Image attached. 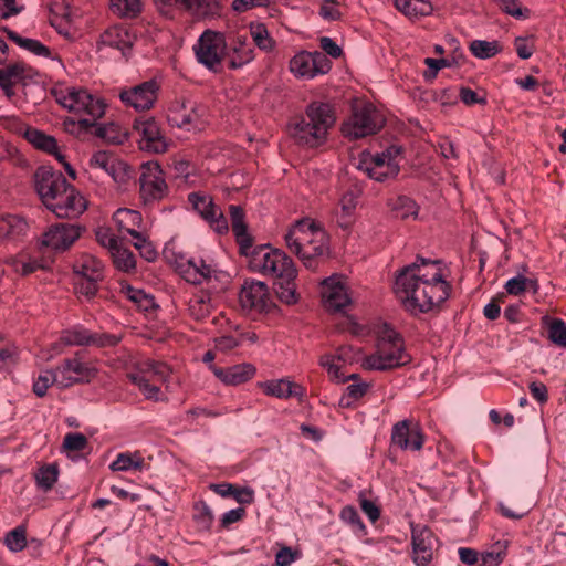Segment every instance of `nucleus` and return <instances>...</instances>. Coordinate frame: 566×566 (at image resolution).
I'll return each instance as SVG.
<instances>
[{"instance_id": "nucleus-14", "label": "nucleus", "mask_w": 566, "mask_h": 566, "mask_svg": "<svg viewBox=\"0 0 566 566\" xmlns=\"http://www.w3.org/2000/svg\"><path fill=\"white\" fill-rule=\"evenodd\" d=\"M331 67V60L318 51L298 52L290 61V71L301 78H313L319 74H326Z\"/></svg>"}, {"instance_id": "nucleus-49", "label": "nucleus", "mask_w": 566, "mask_h": 566, "mask_svg": "<svg viewBox=\"0 0 566 566\" xmlns=\"http://www.w3.org/2000/svg\"><path fill=\"white\" fill-rule=\"evenodd\" d=\"M91 331L83 327H74L63 331L60 340L67 346H88Z\"/></svg>"}, {"instance_id": "nucleus-41", "label": "nucleus", "mask_w": 566, "mask_h": 566, "mask_svg": "<svg viewBox=\"0 0 566 566\" xmlns=\"http://www.w3.org/2000/svg\"><path fill=\"white\" fill-rule=\"evenodd\" d=\"M95 127V136L106 140L109 144L119 145L123 144L126 139V134L123 132L119 125L115 123H108L105 125H96Z\"/></svg>"}, {"instance_id": "nucleus-44", "label": "nucleus", "mask_w": 566, "mask_h": 566, "mask_svg": "<svg viewBox=\"0 0 566 566\" xmlns=\"http://www.w3.org/2000/svg\"><path fill=\"white\" fill-rule=\"evenodd\" d=\"M107 174L119 187L127 186L135 178V171L132 166L118 158L113 163Z\"/></svg>"}, {"instance_id": "nucleus-17", "label": "nucleus", "mask_w": 566, "mask_h": 566, "mask_svg": "<svg viewBox=\"0 0 566 566\" xmlns=\"http://www.w3.org/2000/svg\"><path fill=\"white\" fill-rule=\"evenodd\" d=\"M188 202L209 223L214 232L219 234L228 232V221L222 210L214 205L210 196L201 192H191L188 195Z\"/></svg>"}, {"instance_id": "nucleus-6", "label": "nucleus", "mask_w": 566, "mask_h": 566, "mask_svg": "<svg viewBox=\"0 0 566 566\" xmlns=\"http://www.w3.org/2000/svg\"><path fill=\"white\" fill-rule=\"evenodd\" d=\"M53 94L60 105L80 116L78 125L85 129L94 126V122L105 114L104 101L84 88L66 87L54 90Z\"/></svg>"}, {"instance_id": "nucleus-24", "label": "nucleus", "mask_w": 566, "mask_h": 566, "mask_svg": "<svg viewBox=\"0 0 566 566\" xmlns=\"http://www.w3.org/2000/svg\"><path fill=\"white\" fill-rule=\"evenodd\" d=\"M391 442L402 450L411 449L419 451L423 447L424 437L418 426L410 428V421L402 420L394 426Z\"/></svg>"}, {"instance_id": "nucleus-34", "label": "nucleus", "mask_w": 566, "mask_h": 566, "mask_svg": "<svg viewBox=\"0 0 566 566\" xmlns=\"http://www.w3.org/2000/svg\"><path fill=\"white\" fill-rule=\"evenodd\" d=\"M114 221L119 230L128 234L135 233L142 227L143 218L140 212L127 208H120L114 213Z\"/></svg>"}, {"instance_id": "nucleus-54", "label": "nucleus", "mask_w": 566, "mask_h": 566, "mask_svg": "<svg viewBox=\"0 0 566 566\" xmlns=\"http://www.w3.org/2000/svg\"><path fill=\"white\" fill-rule=\"evenodd\" d=\"M127 378L139 388L146 399L159 400L160 388L156 382L149 381V378H144V376H128Z\"/></svg>"}, {"instance_id": "nucleus-46", "label": "nucleus", "mask_w": 566, "mask_h": 566, "mask_svg": "<svg viewBox=\"0 0 566 566\" xmlns=\"http://www.w3.org/2000/svg\"><path fill=\"white\" fill-rule=\"evenodd\" d=\"M111 255L115 266L120 271L129 272L136 266V260L133 252L119 244L111 252Z\"/></svg>"}, {"instance_id": "nucleus-11", "label": "nucleus", "mask_w": 566, "mask_h": 566, "mask_svg": "<svg viewBox=\"0 0 566 566\" xmlns=\"http://www.w3.org/2000/svg\"><path fill=\"white\" fill-rule=\"evenodd\" d=\"M159 91V83L153 78L132 87L122 88L118 97L125 106L137 112H146L154 107Z\"/></svg>"}, {"instance_id": "nucleus-16", "label": "nucleus", "mask_w": 566, "mask_h": 566, "mask_svg": "<svg viewBox=\"0 0 566 566\" xmlns=\"http://www.w3.org/2000/svg\"><path fill=\"white\" fill-rule=\"evenodd\" d=\"M83 231L84 228L75 223H55L42 234L41 244L55 252H64L80 239Z\"/></svg>"}, {"instance_id": "nucleus-28", "label": "nucleus", "mask_w": 566, "mask_h": 566, "mask_svg": "<svg viewBox=\"0 0 566 566\" xmlns=\"http://www.w3.org/2000/svg\"><path fill=\"white\" fill-rule=\"evenodd\" d=\"M73 270L77 277L91 279V281L104 279L103 263L90 253L80 254L73 264Z\"/></svg>"}, {"instance_id": "nucleus-63", "label": "nucleus", "mask_w": 566, "mask_h": 566, "mask_svg": "<svg viewBox=\"0 0 566 566\" xmlns=\"http://www.w3.org/2000/svg\"><path fill=\"white\" fill-rule=\"evenodd\" d=\"M340 518L349 524L353 528L364 532L365 525L357 512V510L354 506L347 505L343 507L340 512Z\"/></svg>"}, {"instance_id": "nucleus-61", "label": "nucleus", "mask_w": 566, "mask_h": 566, "mask_svg": "<svg viewBox=\"0 0 566 566\" xmlns=\"http://www.w3.org/2000/svg\"><path fill=\"white\" fill-rule=\"evenodd\" d=\"M369 385L366 382H354L347 386L346 396L340 399V406L348 407L352 400L360 399L368 390Z\"/></svg>"}, {"instance_id": "nucleus-58", "label": "nucleus", "mask_w": 566, "mask_h": 566, "mask_svg": "<svg viewBox=\"0 0 566 566\" xmlns=\"http://www.w3.org/2000/svg\"><path fill=\"white\" fill-rule=\"evenodd\" d=\"M143 467V459L140 457L134 460L128 453H120L115 461L112 462L109 468L113 471H127L129 469H140Z\"/></svg>"}, {"instance_id": "nucleus-10", "label": "nucleus", "mask_w": 566, "mask_h": 566, "mask_svg": "<svg viewBox=\"0 0 566 566\" xmlns=\"http://www.w3.org/2000/svg\"><path fill=\"white\" fill-rule=\"evenodd\" d=\"M226 49L224 34L212 30H206L193 46L199 63L213 72L220 70Z\"/></svg>"}, {"instance_id": "nucleus-42", "label": "nucleus", "mask_w": 566, "mask_h": 566, "mask_svg": "<svg viewBox=\"0 0 566 566\" xmlns=\"http://www.w3.org/2000/svg\"><path fill=\"white\" fill-rule=\"evenodd\" d=\"M547 327L548 339L560 347H566V323L562 318H543Z\"/></svg>"}, {"instance_id": "nucleus-25", "label": "nucleus", "mask_w": 566, "mask_h": 566, "mask_svg": "<svg viewBox=\"0 0 566 566\" xmlns=\"http://www.w3.org/2000/svg\"><path fill=\"white\" fill-rule=\"evenodd\" d=\"M210 369L214 376L228 386H238L252 379L256 373V368L249 363L238 364L230 367H218L210 365Z\"/></svg>"}, {"instance_id": "nucleus-47", "label": "nucleus", "mask_w": 566, "mask_h": 566, "mask_svg": "<svg viewBox=\"0 0 566 566\" xmlns=\"http://www.w3.org/2000/svg\"><path fill=\"white\" fill-rule=\"evenodd\" d=\"M27 527L25 525H19L15 528L7 533L4 537V544L9 551L18 553L27 547Z\"/></svg>"}, {"instance_id": "nucleus-62", "label": "nucleus", "mask_w": 566, "mask_h": 566, "mask_svg": "<svg viewBox=\"0 0 566 566\" xmlns=\"http://www.w3.org/2000/svg\"><path fill=\"white\" fill-rule=\"evenodd\" d=\"M500 8L516 19H526L530 15V10L523 9L518 0H500Z\"/></svg>"}, {"instance_id": "nucleus-2", "label": "nucleus", "mask_w": 566, "mask_h": 566, "mask_svg": "<svg viewBox=\"0 0 566 566\" xmlns=\"http://www.w3.org/2000/svg\"><path fill=\"white\" fill-rule=\"evenodd\" d=\"M450 291L438 260L418 256L396 275L395 293L412 314L427 313L439 306L449 297Z\"/></svg>"}, {"instance_id": "nucleus-31", "label": "nucleus", "mask_w": 566, "mask_h": 566, "mask_svg": "<svg viewBox=\"0 0 566 566\" xmlns=\"http://www.w3.org/2000/svg\"><path fill=\"white\" fill-rule=\"evenodd\" d=\"M170 375V368L167 364L163 361H156L151 359H146L137 364L136 371H130L127 374L128 376H144V378H149V381L153 382H165Z\"/></svg>"}, {"instance_id": "nucleus-59", "label": "nucleus", "mask_w": 566, "mask_h": 566, "mask_svg": "<svg viewBox=\"0 0 566 566\" xmlns=\"http://www.w3.org/2000/svg\"><path fill=\"white\" fill-rule=\"evenodd\" d=\"M88 447V440L83 433H67L63 440V448L69 452H81Z\"/></svg>"}, {"instance_id": "nucleus-33", "label": "nucleus", "mask_w": 566, "mask_h": 566, "mask_svg": "<svg viewBox=\"0 0 566 566\" xmlns=\"http://www.w3.org/2000/svg\"><path fill=\"white\" fill-rule=\"evenodd\" d=\"M31 69L24 63H13L0 69V87L7 88L21 83L30 76Z\"/></svg>"}, {"instance_id": "nucleus-20", "label": "nucleus", "mask_w": 566, "mask_h": 566, "mask_svg": "<svg viewBox=\"0 0 566 566\" xmlns=\"http://www.w3.org/2000/svg\"><path fill=\"white\" fill-rule=\"evenodd\" d=\"M56 370L60 388H67L76 382H88L97 373L94 367L83 363L76 356L65 359Z\"/></svg>"}, {"instance_id": "nucleus-51", "label": "nucleus", "mask_w": 566, "mask_h": 566, "mask_svg": "<svg viewBox=\"0 0 566 566\" xmlns=\"http://www.w3.org/2000/svg\"><path fill=\"white\" fill-rule=\"evenodd\" d=\"M505 290L511 295H520L527 290H532L534 293H536L538 290V284L535 280L527 279L523 275H517L506 282Z\"/></svg>"}, {"instance_id": "nucleus-53", "label": "nucleus", "mask_w": 566, "mask_h": 566, "mask_svg": "<svg viewBox=\"0 0 566 566\" xmlns=\"http://www.w3.org/2000/svg\"><path fill=\"white\" fill-rule=\"evenodd\" d=\"M392 210L396 212V217L406 219L411 216H417L418 206L411 198L407 196H399L392 202Z\"/></svg>"}, {"instance_id": "nucleus-4", "label": "nucleus", "mask_w": 566, "mask_h": 566, "mask_svg": "<svg viewBox=\"0 0 566 566\" xmlns=\"http://www.w3.org/2000/svg\"><path fill=\"white\" fill-rule=\"evenodd\" d=\"M335 123L334 107L329 103L314 101L301 117L290 123V135L298 145L317 148L326 143Z\"/></svg>"}, {"instance_id": "nucleus-32", "label": "nucleus", "mask_w": 566, "mask_h": 566, "mask_svg": "<svg viewBox=\"0 0 566 566\" xmlns=\"http://www.w3.org/2000/svg\"><path fill=\"white\" fill-rule=\"evenodd\" d=\"M28 231L27 221L11 213H0V240H15Z\"/></svg>"}, {"instance_id": "nucleus-45", "label": "nucleus", "mask_w": 566, "mask_h": 566, "mask_svg": "<svg viewBox=\"0 0 566 566\" xmlns=\"http://www.w3.org/2000/svg\"><path fill=\"white\" fill-rule=\"evenodd\" d=\"M471 53L481 60L495 56L501 52V45L497 41L473 40L470 43Z\"/></svg>"}, {"instance_id": "nucleus-15", "label": "nucleus", "mask_w": 566, "mask_h": 566, "mask_svg": "<svg viewBox=\"0 0 566 566\" xmlns=\"http://www.w3.org/2000/svg\"><path fill=\"white\" fill-rule=\"evenodd\" d=\"M205 107L191 101H176L168 109V122L171 126L185 129H201L205 120Z\"/></svg>"}, {"instance_id": "nucleus-50", "label": "nucleus", "mask_w": 566, "mask_h": 566, "mask_svg": "<svg viewBox=\"0 0 566 566\" xmlns=\"http://www.w3.org/2000/svg\"><path fill=\"white\" fill-rule=\"evenodd\" d=\"M52 385H56L59 387L56 368L54 370L46 369L38 376L33 382V392L40 398L44 397Z\"/></svg>"}, {"instance_id": "nucleus-5", "label": "nucleus", "mask_w": 566, "mask_h": 566, "mask_svg": "<svg viewBox=\"0 0 566 566\" xmlns=\"http://www.w3.org/2000/svg\"><path fill=\"white\" fill-rule=\"evenodd\" d=\"M411 361L402 336L389 324L384 323L377 329L376 350L364 360L370 370H388L406 366Z\"/></svg>"}, {"instance_id": "nucleus-22", "label": "nucleus", "mask_w": 566, "mask_h": 566, "mask_svg": "<svg viewBox=\"0 0 566 566\" xmlns=\"http://www.w3.org/2000/svg\"><path fill=\"white\" fill-rule=\"evenodd\" d=\"M322 297L325 307L333 312H342L352 303L348 287L338 275H332L322 282Z\"/></svg>"}, {"instance_id": "nucleus-48", "label": "nucleus", "mask_w": 566, "mask_h": 566, "mask_svg": "<svg viewBox=\"0 0 566 566\" xmlns=\"http://www.w3.org/2000/svg\"><path fill=\"white\" fill-rule=\"evenodd\" d=\"M27 139L36 148L46 153L56 150V140L54 137L45 135L38 129H28L25 132Z\"/></svg>"}, {"instance_id": "nucleus-19", "label": "nucleus", "mask_w": 566, "mask_h": 566, "mask_svg": "<svg viewBox=\"0 0 566 566\" xmlns=\"http://www.w3.org/2000/svg\"><path fill=\"white\" fill-rule=\"evenodd\" d=\"M48 209L60 219H76L87 209V200L71 186Z\"/></svg>"}, {"instance_id": "nucleus-12", "label": "nucleus", "mask_w": 566, "mask_h": 566, "mask_svg": "<svg viewBox=\"0 0 566 566\" xmlns=\"http://www.w3.org/2000/svg\"><path fill=\"white\" fill-rule=\"evenodd\" d=\"M239 302L243 311L249 314L269 312L273 301L265 283L261 281H245L239 293Z\"/></svg>"}, {"instance_id": "nucleus-57", "label": "nucleus", "mask_w": 566, "mask_h": 566, "mask_svg": "<svg viewBox=\"0 0 566 566\" xmlns=\"http://www.w3.org/2000/svg\"><path fill=\"white\" fill-rule=\"evenodd\" d=\"M125 294L132 302L137 304V306L143 311H148L155 305L154 297L146 294L143 290H137L132 286H128L125 291Z\"/></svg>"}, {"instance_id": "nucleus-29", "label": "nucleus", "mask_w": 566, "mask_h": 566, "mask_svg": "<svg viewBox=\"0 0 566 566\" xmlns=\"http://www.w3.org/2000/svg\"><path fill=\"white\" fill-rule=\"evenodd\" d=\"M263 392L271 397L287 399L290 397H302L304 389L301 385L289 379L268 380L260 382Z\"/></svg>"}, {"instance_id": "nucleus-30", "label": "nucleus", "mask_w": 566, "mask_h": 566, "mask_svg": "<svg viewBox=\"0 0 566 566\" xmlns=\"http://www.w3.org/2000/svg\"><path fill=\"white\" fill-rule=\"evenodd\" d=\"M175 2L196 19L214 18L221 11L218 0H175Z\"/></svg>"}, {"instance_id": "nucleus-3", "label": "nucleus", "mask_w": 566, "mask_h": 566, "mask_svg": "<svg viewBox=\"0 0 566 566\" xmlns=\"http://www.w3.org/2000/svg\"><path fill=\"white\" fill-rule=\"evenodd\" d=\"M284 241L307 269H316L329 255L328 234L308 218L296 221L285 233Z\"/></svg>"}, {"instance_id": "nucleus-60", "label": "nucleus", "mask_w": 566, "mask_h": 566, "mask_svg": "<svg viewBox=\"0 0 566 566\" xmlns=\"http://www.w3.org/2000/svg\"><path fill=\"white\" fill-rule=\"evenodd\" d=\"M99 282L101 281H91V279L77 277L74 289L76 294L91 300L96 295Z\"/></svg>"}, {"instance_id": "nucleus-18", "label": "nucleus", "mask_w": 566, "mask_h": 566, "mask_svg": "<svg viewBox=\"0 0 566 566\" xmlns=\"http://www.w3.org/2000/svg\"><path fill=\"white\" fill-rule=\"evenodd\" d=\"M437 537L433 532L424 525L411 524V558L417 566H427L433 558Z\"/></svg>"}, {"instance_id": "nucleus-1", "label": "nucleus", "mask_w": 566, "mask_h": 566, "mask_svg": "<svg viewBox=\"0 0 566 566\" xmlns=\"http://www.w3.org/2000/svg\"><path fill=\"white\" fill-rule=\"evenodd\" d=\"M232 232L240 247V252L249 258L250 271L275 280V292L277 297L286 303L294 304L296 297L297 270L293 260L283 251L272 249L269 245L252 248L253 240L248 233V226L244 221V211L240 206L229 207Z\"/></svg>"}, {"instance_id": "nucleus-43", "label": "nucleus", "mask_w": 566, "mask_h": 566, "mask_svg": "<svg viewBox=\"0 0 566 566\" xmlns=\"http://www.w3.org/2000/svg\"><path fill=\"white\" fill-rule=\"evenodd\" d=\"M188 311L191 317L197 321L209 316L211 312L210 297L207 294H195L188 302Z\"/></svg>"}, {"instance_id": "nucleus-37", "label": "nucleus", "mask_w": 566, "mask_h": 566, "mask_svg": "<svg viewBox=\"0 0 566 566\" xmlns=\"http://www.w3.org/2000/svg\"><path fill=\"white\" fill-rule=\"evenodd\" d=\"M59 467L56 463L43 464L34 472L36 486L44 492L50 491L59 479Z\"/></svg>"}, {"instance_id": "nucleus-55", "label": "nucleus", "mask_w": 566, "mask_h": 566, "mask_svg": "<svg viewBox=\"0 0 566 566\" xmlns=\"http://www.w3.org/2000/svg\"><path fill=\"white\" fill-rule=\"evenodd\" d=\"M195 511L193 517L199 530H210L214 520L211 509L205 502H199L195 505Z\"/></svg>"}, {"instance_id": "nucleus-35", "label": "nucleus", "mask_w": 566, "mask_h": 566, "mask_svg": "<svg viewBox=\"0 0 566 566\" xmlns=\"http://www.w3.org/2000/svg\"><path fill=\"white\" fill-rule=\"evenodd\" d=\"M3 31L7 33L10 40L17 43L20 48L33 53L34 55L44 57L51 56V50L40 41L35 39L23 38L8 28H3Z\"/></svg>"}, {"instance_id": "nucleus-8", "label": "nucleus", "mask_w": 566, "mask_h": 566, "mask_svg": "<svg viewBox=\"0 0 566 566\" xmlns=\"http://www.w3.org/2000/svg\"><path fill=\"white\" fill-rule=\"evenodd\" d=\"M384 125V115L371 103H363L353 107L350 117L342 125V133L349 139H359L378 133Z\"/></svg>"}, {"instance_id": "nucleus-64", "label": "nucleus", "mask_w": 566, "mask_h": 566, "mask_svg": "<svg viewBox=\"0 0 566 566\" xmlns=\"http://www.w3.org/2000/svg\"><path fill=\"white\" fill-rule=\"evenodd\" d=\"M216 349L221 352L231 350L243 344V336L222 335L214 339Z\"/></svg>"}, {"instance_id": "nucleus-56", "label": "nucleus", "mask_w": 566, "mask_h": 566, "mask_svg": "<svg viewBox=\"0 0 566 566\" xmlns=\"http://www.w3.org/2000/svg\"><path fill=\"white\" fill-rule=\"evenodd\" d=\"M122 340V336L109 333H93L91 332L88 346L98 348L114 347Z\"/></svg>"}, {"instance_id": "nucleus-9", "label": "nucleus", "mask_w": 566, "mask_h": 566, "mask_svg": "<svg viewBox=\"0 0 566 566\" xmlns=\"http://www.w3.org/2000/svg\"><path fill=\"white\" fill-rule=\"evenodd\" d=\"M139 196L144 205H153L169 195L165 172L156 161L144 163L140 167Z\"/></svg>"}, {"instance_id": "nucleus-13", "label": "nucleus", "mask_w": 566, "mask_h": 566, "mask_svg": "<svg viewBox=\"0 0 566 566\" xmlns=\"http://www.w3.org/2000/svg\"><path fill=\"white\" fill-rule=\"evenodd\" d=\"M71 186L60 171L41 167L35 172V189L46 208Z\"/></svg>"}, {"instance_id": "nucleus-23", "label": "nucleus", "mask_w": 566, "mask_h": 566, "mask_svg": "<svg viewBox=\"0 0 566 566\" xmlns=\"http://www.w3.org/2000/svg\"><path fill=\"white\" fill-rule=\"evenodd\" d=\"M177 266L180 275L191 284L209 282L213 276L218 279L217 271L202 259L181 256Z\"/></svg>"}, {"instance_id": "nucleus-26", "label": "nucleus", "mask_w": 566, "mask_h": 566, "mask_svg": "<svg viewBox=\"0 0 566 566\" xmlns=\"http://www.w3.org/2000/svg\"><path fill=\"white\" fill-rule=\"evenodd\" d=\"M224 57L229 69H240L254 60V49L245 35H237L232 39L228 52H224Z\"/></svg>"}, {"instance_id": "nucleus-40", "label": "nucleus", "mask_w": 566, "mask_h": 566, "mask_svg": "<svg viewBox=\"0 0 566 566\" xmlns=\"http://www.w3.org/2000/svg\"><path fill=\"white\" fill-rule=\"evenodd\" d=\"M250 34L255 45L265 52H271L275 48V41L270 35L268 28L263 23H250Z\"/></svg>"}, {"instance_id": "nucleus-52", "label": "nucleus", "mask_w": 566, "mask_h": 566, "mask_svg": "<svg viewBox=\"0 0 566 566\" xmlns=\"http://www.w3.org/2000/svg\"><path fill=\"white\" fill-rule=\"evenodd\" d=\"M49 10L52 15V24L57 20L71 22L73 18V10L67 0H51Z\"/></svg>"}, {"instance_id": "nucleus-21", "label": "nucleus", "mask_w": 566, "mask_h": 566, "mask_svg": "<svg viewBox=\"0 0 566 566\" xmlns=\"http://www.w3.org/2000/svg\"><path fill=\"white\" fill-rule=\"evenodd\" d=\"M134 129L140 136L138 140L140 149L154 154H161L167 150L166 138L154 118L135 120Z\"/></svg>"}, {"instance_id": "nucleus-7", "label": "nucleus", "mask_w": 566, "mask_h": 566, "mask_svg": "<svg viewBox=\"0 0 566 566\" xmlns=\"http://www.w3.org/2000/svg\"><path fill=\"white\" fill-rule=\"evenodd\" d=\"M399 155L400 147L397 146H390L385 151L377 154L364 150L359 154L355 167L370 179L385 182L398 176L400 166L397 157Z\"/></svg>"}, {"instance_id": "nucleus-36", "label": "nucleus", "mask_w": 566, "mask_h": 566, "mask_svg": "<svg viewBox=\"0 0 566 566\" xmlns=\"http://www.w3.org/2000/svg\"><path fill=\"white\" fill-rule=\"evenodd\" d=\"M395 7L409 18L424 17L432 11L428 0H395Z\"/></svg>"}, {"instance_id": "nucleus-38", "label": "nucleus", "mask_w": 566, "mask_h": 566, "mask_svg": "<svg viewBox=\"0 0 566 566\" xmlns=\"http://www.w3.org/2000/svg\"><path fill=\"white\" fill-rule=\"evenodd\" d=\"M358 197H359L358 190H347L342 196V198L339 200V205L342 208V216L338 219V224L342 228H347L352 224V217L356 209Z\"/></svg>"}, {"instance_id": "nucleus-39", "label": "nucleus", "mask_w": 566, "mask_h": 566, "mask_svg": "<svg viewBox=\"0 0 566 566\" xmlns=\"http://www.w3.org/2000/svg\"><path fill=\"white\" fill-rule=\"evenodd\" d=\"M111 10L120 18L134 19L143 10L142 0H109Z\"/></svg>"}, {"instance_id": "nucleus-27", "label": "nucleus", "mask_w": 566, "mask_h": 566, "mask_svg": "<svg viewBox=\"0 0 566 566\" xmlns=\"http://www.w3.org/2000/svg\"><path fill=\"white\" fill-rule=\"evenodd\" d=\"M135 42V35L123 25H113L105 30L101 35L99 43L104 46H109L122 52L126 55Z\"/></svg>"}]
</instances>
